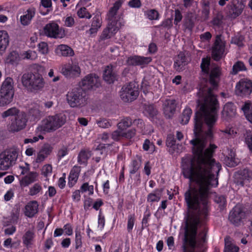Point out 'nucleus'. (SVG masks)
<instances>
[{
	"instance_id": "obj_1",
	"label": "nucleus",
	"mask_w": 252,
	"mask_h": 252,
	"mask_svg": "<svg viewBox=\"0 0 252 252\" xmlns=\"http://www.w3.org/2000/svg\"><path fill=\"white\" fill-rule=\"evenodd\" d=\"M209 82L201 83L197 93V110L194 116V133L195 139L190 142L193 145V158L190 165L184 168L183 174H219L221 166L212 158L217 146L210 144L204 150L206 140L213 136L212 128L218 119L219 104L215 94L221 74L218 65L211 69Z\"/></svg>"
},
{
	"instance_id": "obj_2",
	"label": "nucleus",
	"mask_w": 252,
	"mask_h": 252,
	"mask_svg": "<svg viewBox=\"0 0 252 252\" xmlns=\"http://www.w3.org/2000/svg\"><path fill=\"white\" fill-rule=\"evenodd\" d=\"M207 219H185L184 234L182 248L183 252H204L207 230L204 227L197 236V226L203 225Z\"/></svg>"
},
{
	"instance_id": "obj_3",
	"label": "nucleus",
	"mask_w": 252,
	"mask_h": 252,
	"mask_svg": "<svg viewBox=\"0 0 252 252\" xmlns=\"http://www.w3.org/2000/svg\"><path fill=\"white\" fill-rule=\"evenodd\" d=\"M66 122V116L63 113H58L44 118L37 127L39 131L51 132L63 126Z\"/></svg>"
},
{
	"instance_id": "obj_4",
	"label": "nucleus",
	"mask_w": 252,
	"mask_h": 252,
	"mask_svg": "<svg viewBox=\"0 0 252 252\" xmlns=\"http://www.w3.org/2000/svg\"><path fill=\"white\" fill-rule=\"evenodd\" d=\"M22 84L28 91L36 93L44 87L45 82L38 73H25L21 77Z\"/></svg>"
},
{
	"instance_id": "obj_5",
	"label": "nucleus",
	"mask_w": 252,
	"mask_h": 252,
	"mask_svg": "<svg viewBox=\"0 0 252 252\" xmlns=\"http://www.w3.org/2000/svg\"><path fill=\"white\" fill-rule=\"evenodd\" d=\"M20 150L16 146L7 148L0 153V170L5 171L14 166L19 156Z\"/></svg>"
},
{
	"instance_id": "obj_6",
	"label": "nucleus",
	"mask_w": 252,
	"mask_h": 252,
	"mask_svg": "<svg viewBox=\"0 0 252 252\" xmlns=\"http://www.w3.org/2000/svg\"><path fill=\"white\" fill-rule=\"evenodd\" d=\"M66 97L67 103L72 108H80L87 104V94L82 88L72 89L67 92Z\"/></svg>"
},
{
	"instance_id": "obj_7",
	"label": "nucleus",
	"mask_w": 252,
	"mask_h": 252,
	"mask_svg": "<svg viewBox=\"0 0 252 252\" xmlns=\"http://www.w3.org/2000/svg\"><path fill=\"white\" fill-rule=\"evenodd\" d=\"M247 207L242 204H237L230 212L228 220L236 226H240L249 214Z\"/></svg>"
},
{
	"instance_id": "obj_8",
	"label": "nucleus",
	"mask_w": 252,
	"mask_h": 252,
	"mask_svg": "<svg viewBox=\"0 0 252 252\" xmlns=\"http://www.w3.org/2000/svg\"><path fill=\"white\" fill-rule=\"evenodd\" d=\"M139 94L138 85L135 83L130 82L123 86L120 96L124 102H131L137 98Z\"/></svg>"
},
{
	"instance_id": "obj_9",
	"label": "nucleus",
	"mask_w": 252,
	"mask_h": 252,
	"mask_svg": "<svg viewBox=\"0 0 252 252\" xmlns=\"http://www.w3.org/2000/svg\"><path fill=\"white\" fill-rule=\"evenodd\" d=\"M235 94L238 96L246 97L252 93V81L247 78H243L236 84Z\"/></svg>"
},
{
	"instance_id": "obj_10",
	"label": "nucleus",
	"mask_w": 252,
	"mask_h": 252,
	"mask_svg": "<svg viewBox=\"0 0 252 252\" xmlns=\"http://www.w3.org/2000/svg\"><path fill=\"white\" fill-rule=\"evenodd\" d=\"M100 85L99 78L94 73L86 75L80 82V88L83 90H90L97 88Z\"/></svg>"
},
{
	"instance_id": "obj_11",
	"label": "nucleus",
	"mask_w": 252,
	"mask_h": 252,
	"mask_svg": "<svg viewBox=\"0 0 252 252\" xmlns=\"http://www.w3.org/2000/svg\"><path fill=\"white\" fill-rule=\"evenodd\" d=\"M122 2L119 0H117L109 10L107 14V19L108 21V24H112L113 26L120 27V23L119 22L120 16L118 13V10L121 7Z\"/></svg>"
},
{
	"instance_id": "obj_12",
	"label": "nucleus",
	"mask_w": 252,
	"mask_h": 252,
	"mask_svg": "<svg viewBox=\"0 0 252 252\" xmlns=\"http://www.w3.org/2000/svg\"><path fill=\"white\" fill-rule=\"evenodd\" d=\"M225 42L221 38V35L216 36L215 42L212 47V56L213 59L219 61L222 57L225 51Z\"/></svg>"
},
{
	"instance_id": "obj_13",
	"label": "nucleus",
	"mask_w": 252,
	"mask_h": 252,
	"mask_svg": "<svg viewBox=\"0 0 252 252\" xmlns=\"http://www.w3.org/2000/svg\"><path fill=\"white\" fill-rule=\"evenodd\" d=\"M61 73L66 78H75L81 74V69L76 63H66L62 66Z\"/></svg>"
},
{
	"instance_id": "obj_14",
	"label": "nucleus",
	"mask_w": 252,
	"mask_h": 252,
	"mask_svg": "<svg viewBox=\"0 0 252 252\" xmlns=\"http://www.w3.org/2000/svg\"><path fill=\"white\" fill-rule=\"evenodd\" d=\"M43 33L46 36L54 38H62L63 36L59 29V25L54 22L45 25L43 28Z\"/></svg>"
},
{
	"instance_id": "obj_15",
	"label": "nucleus",
	"mask_w": 252,
	"mask_h": 252,
	"mask_svg": "<svg viewBox=\"0 0 252 252\" xmlns=\"http://www.w3.org/2000/svg\"><path fill=\"white\" fill-rule=\"evenodd\" d=\"M27 123L26 116L25 113H21L14 117L11 120L9 129L11 131H18L25 128Z\"/></svg>"
},
{
	"instance_id": "obj_16",
	"label": "nucleus",
	"mask_w": 252,
	"mask_h": 252,
	"mask_svg": "<svg viewBox=\"0 0 252 252\" xmlns=\"http://www.w3.org/2000/svg\"><path fill=\"white\" fill-rule=\"evenodd\" d=\"M252 178V171L248 169H244L236 172L234 175V182L239 186L243 187L249 182Z\"/></svg>"
},
{
	"instance_id": "obj_17",
	"label": "nucleus",
	"mask_w": 252,
	"mask_h": 252,
	"mask_svg": "<svg viewBox=\"0 0 252 252\" xmlns=\"http://www.w3.org/2000/svg\"><path fill=\"white\" fill-rule=\"evenodd\" d=\"M151 61L152 58L151 57H145L135 55L129 57L126 60V63L129 65L145 66L150 63Z\"/></svg>"
},
{
	"instance_id": "obj_18",
	"label": "nucleus",
	"mask_w": 252,
	"mask_h": 252,
	"mask_svg": "<svg viewBox=\"0 0 252 252\" xmlns=\"http://www.w3.org/2000/svg\"><path fill=\"white\" fill-rule=\"evenodd\" d=\"M176 108V101L174 99H166L163 104V110L165 116L168 118H171Z\"/></svg>"
},
{
	"instance_id": "obj_19",
	"label": "nucleus",
	"mask_w": 252,
	"mask_h": 252,
	"mask_svg": "<svg viewBox=\"0 0 252 252\" xmlns=\"http://www.w3.org/2000/svg\"><path fill=\"white\" fill-rule=\"evenodd\" d=\"M188 63V61L185 53L180 52L174 58V67L176 71L180 72L185 69Z\"/></svg>"
},
{
	"instance_id": "obj_20",
	"label": "nucleus",
	"mask_w": 252,
	"mask_h": 252,
	"mask_svg": "<svg viewBox=\"0 0 252 252\" xmlns=\"http://www.w3.org/2000/svg\"><path fill=\"white\" fill-rule=\"evenodd\" d=\"M104 80L108 84H112L118 79L117 73L114 71L111 65L105 67L103 74Z\"/></svg>"
},
{
	"instance_id": "obj_21",
	"label": "nucleus",
	"mask_w": 252,
	"mask_h": 252,
	"mask_svg": "<svg viewBox=\"0 0 252 252\" xmlns=\"http://www.w3.org/2000/svg\"><path fill=\"white\" fill-rule=\"evenodd\" d=\"M244 5L241 2L234 0L229 5V13L232 18L238 17L242 12Z\"/></svg>"
},
{
	"instance_id": "obj_22",
	"label": "nucleus",
	"mask_w": 252,
	"mask_h": 252,
	"mask_svg": "<svg viewBox=\"0 0 252 252\" xmlns=\"http://www.w3.org/2000/svg\"><path fill=\"white\" fill-rule=\"evenodd\" d=\"M38 204L36 201H31L25 206L24 214L29 218H32L37 213Z\"/></svg>"
},
{
	"instance_id": "obj_23",
	"label": "nucleus",
	"mask_w": 252,
	"mask_h": 252,
	"mask_svg": "<svg viewBox=\"0 0 252 252\" xmlns=\"http://www.w3.org/2000/svg\"><path fill=\"white\" fill-rule=\"evenodd\" d=\"M196 17L191 12H188L185 16L183 21V27L185 31L191 32L194 27Z\"/></svg>"
},
{
	"instance_id": "obj_24",
	"label": "nucleus",
	"mask_w": 252,
	"mask_h": 252,
	"mask_svg": "<svg viewBox=\"0 0 252 252\" xmlns=\"http://www.w3.org/2000/svg\"><path fill=\"white\" fill-rule=\"evenodd\" d=\"M236 107L234 104L232 102L226 103L221 112L222 117L225 119L232 118L236 115Z\"/></svg>"
},
{
	"instance_id": "obj_25",
	"label": "nucleus",
	"mask_w": 252,
	"mask_h": 252,
	"mask_svg": "<svg viewBox=\"0 0 252 252\" xmlns=\"http://www.w3.org/2000/svg\"><path fill=\"white\" fill-rule=\"evenodd\" d=\"M55 52L59 56L71 57L74 55L72 48L65 44L58 45L55 49Z\"/></svg>"
},
{
	"instance_id": "obj_26",
	"label": "nucleus",
	"mask_w": 252,
	"mask_h": 252,
	"mask_svg": "<svg viewBox=\"0 0 252 252\" xmlns=\"http://www.w3.org/2000/svg\"><path fill=\"white\" fill-rule=\"evenodd\" d=\"M81 171V167L75 165L71 169L68 177V185L72 187L76 183L78 180L80 173Z\"/></svg>"
},
{
	"instance_id": "obj_27",
	"label": "nucleus",
	"mask_w": 252,
	"mask_h": 252,
	"mask_svg": "<svg viewBox=\"0 0 252 252\" xmlns=\"http://www.w3.org/2000/svg\"><path fill=\"white\" fill-rule=\"evenodd\" d=\"M9 43V36L4 30L0 31V55L6 50Z\"/></svg>"
},
{
	"instance_id": "obj_28",
	"label": "nucleus",
	"mask_w": 252,
	"mask_h": 252,
	"mask_svg": "<svg viewBox=\"0 0 252 252\" xmlns=\"http://www.w3.org/2000/svg\"><path fill=\"white\" fill-rule=\"evenodd\" d=\"M119 27L108 24L107 27L102 32L100 38L105 40L111 37L119 30Z\"/></svg>"
},
{
	"instance_id": "obj_29",
	"label": "nucleus",
	"mask_w": 252,
	"mask_h": 252,
	"mask_svg": "<svg viewBox=\"0 0 252 252\" xmlns=\"http://www.w3.org/2000/svg\"><path fill=\"white\" fill-rule=\"evenodd\" d=\"M38 174L36 172H30L20 180V184L24 187H27L36 180Z\"/></svg>"
},
{
	"instance_id": "obj_30",
	"label": "nucleus",
	"mask_w": 252,
	"mask_h": 252,
	"mask_svg": "<svg viewBox=\"0 0 252 252\" xmlns=\"http://www.w3.org/2000/svg\"><path fill=\"white\" fill-rule=\"evenodd\" d=\"M0 91L14 94V82L12 78L7 77L2 82Z\"/></svg>"
},
{
	"instance_id": "obj_31",
	"label": "nucleus",
	"mask_w": 252,
	"mask_h": 252,
	"mask_svg": "<svg viewBox=\"0 0 252 252\" xmlns=\"http://www.w3.org/2000/svg\"><path fill=\"white\" fill-rule=\"evenodd\" d=\"M14 94L0 91V105L4 106L9 104L13 100Z\"/></svg>"
},
{
	"instance_id": "obj_32",
	"label": "nucleus",
	"mask_w": 252,
	"mask_h": 252,
	"mask_svg": "<svg viewBox=\"0 0 252 252\" xmlns=\"http://www.w3.org/2000/svg\"><path fill=\"white\" fill-rule=\"evenodd\" d=\"M242 109L246 119L252 124V101H248L246 102L242 106Z\"/></svg>"
},
{
	"instance_id": "obj_33",
	"label": "nucleus",
	"mask_w": 252,
	"mask_h": 252,
	"mask_svg": "<svg viewBox=\"0 0 252 252\" xmlns=\"http://www.w3.org/2000/svg\"><path fill=\"white\" fill-rule=\"evenodd\" d=\"M91 156V152L89 150L82 149L79 152L78 156V162L80 164L85 163L88 159Z\"/></svg>"
},
{
	"instance_id": "obj_34",
	"label": "nucleus",
	"mask_w": 252,
	"mask_h": 252,
	"mask_svg": "<svg viewBox=\"0 0 252 252\" xmlns=\"http://www.w3.org/2000/svg\"><path fill=\"white\" fill-rule=\"evenodd\" d=\"M43 115L41 112L38 108H31L29 113L30 119L33 121H37L39 120Z\"/></svg>"
},
{
	"instance_id": "obj_35",
	"label": "nucleus",
	"mask_w": 252,
	"mask_h": 252,
	"mask_svg": "<svg viewBox=\"0 0 252 252\" xmlns=\"http://www.w3.org/2000/svg\"><path fill=\"white\" fill-rule=\"evenodd\" d=\"M166 146L169 148V152L173 154L176 151V140L173 134L168 135L166 141Z\"/></svg>"
},
{
	"instance_id": "obj_36",
	"label": "nucleus",
	"mask_w": 252,
	"mask_h": 252,
	"mask_svg": "<svg viewBox=\"0 0 252 252\" xmlns=\"http://www.w3.org/2000/svg\"><path fill=\"white\" fill-rule=\"evenodd\" d=\"M132 124V120L130 117H125L122 119L117 124L118 127L121 130L126 129Z\"/></svg>"
},
{
	"instance_id": "obj_37",
	"label": "nucleus",
	"mask_w": 252,
	"mask_h": 252,
	"mask_svg": "<svg viewBox=\"0 0 252 252\" xmlns=\"http://www.w3.org/2000/svg\"><path fill=\"white\" fill-rule=\"evenodd\" d=\"M191 114V109L189 107H186L182 113L181 117V123L183 125H186L188 124Z\"/></svg>"
},
{
	"instance_id": "obj_38",
	"label": "nucleus",
	"mask_w": 252,
	"mask_h": 252,
	"mask_svg": "<svg viewBox=\"0 0 252 252\" xmlns=\"http://www.w3.org/2000/svg\"><path fill=\"white\" fill-rule=\"evenodd\" d=\"M210 58H203L202 59L200 67L201 71L204 74L208 75L210 71Z\"/></svg>"
},
{
	"instance_id": "obj_39",
	"label": "nucleus",
	"mask_w": 252,
	"mask_h": 252,
	"mask_svg": "<svg viewBox=\"0 0 252 252\" xmlns=\"http://www.w3.org/2000/svg\"><path fill=\"white\" fill-rule=\"evenodd\" d=\"M246 70L247 68L243 62L238 61L233 65L231 73L235 75L239 71H245Z\"/></svg>"
},
{
	"instance_id": "obj_40",
	"label": "nucleus",
	"mask_w": 252,
	"mask_h": 252,
	"mask_svg": "<svg viewBox=\"0 0 252 252\" xmlns=\"http://www.w3.org/2000/svg\"><path fill=\"white\" fill-rule=\"evenodd\" d=\"M145 15L150 20H157L159 18V14L154 9L147 10L145 11Z\"/></svg>"
},
{
	"instance_id": "obj_41",
	"label": "nucleus",
	"mask_w": 252,
	"mask_h": 252,
	"mask_svg": "<svg viewBox=\"0 0 252 252\" xmlns=\"http://www.w3.org/2000/svg\"><path fill=\"white\" fill-rule=\"evenodd\" d=\"M157 110L153 105H146L144 107L145 115L153 117L157 114Z\"/></svg>"
},
{
	"instance_id": "obj_42",
	"label": "nucleus",
	"mask_w": 252,
	"mask_h": 252,
	"mask_svg": "<svg viewBox=\"0 0 252 252\" xmlns=\"http://www.w3.org/2000/svg\"><path fill=\"white\" fill-rule=\"evenodd\" d=\"M244 39L245 38L244 36L238 34L232 37L231 39V43L236 44L238 46L242 47L244 46L243 42Z\"/></svg>"
},
{
	"instance_id": "obj_43",
	"label": "nucleus",
	"mask_w": 252,
	"mask_h": 252,
	"mask_svg": "<svg viewBox=\"0 0 252 252\" xmlns=\"http://www.w3.org/2000/svg\"><path fill=\"white\" fill-rule=\"evenodd\" d=\"M215 202L219 204L220 210H222L226 206V198L223 195H217L214 198Z\"/></svg>"
},
{
	"instance_id": "obj_44",
	"label": "nucleus",
	"mask_w": 252,
	"mask_h": 252,
	"mask_svg": "<svg viewBox=\"0 0 252 252\" xmlns=\"http://www.w3.org/2000/svg\"><path fill=\"white\" fill-rule=\"evenodd\" d=\"M223 16L221 13H218L213 19L212 23L213 26L220 28L222 23Z\"/></svg>"
},
{
	"instance_id": "obj_45",
	"label": "nucleus",
	"mask_w": 252,
	"mask_h": 252,
	"mask_svg": "<svg viewBox=\"0 0 252 252\" xmlns=\"http://www.w3.org/2000/svg\"><path fill=\"white\" fill-rule=\"evenodd\" d=\"M19 110L16 107H12L3 112L1 114V116L3 118L10 116H15L19 114Z\"/></svg>"
},
{
	"instance_id": "obj_46",
	"label": "nucleus",
	"mask_w": 252,
	"mask_h": 252,
	"mask_svg": "<svg viewBox=\"0 0 252 252\" xmlns=\"http://www.w3.org/2000/svg\"><path fill=\"white\" fill-rule=\"evenodd\" d=\"M33 238V233L31 231H28L23 236V243L27 246L31 244Z\"/></svg>"
},
{
	"instance_id": "obj_47",
	"label": "nucleus",
	"mask_w": 252,
	"mask_h": 252,
	"mask_svg": "<svg viewBox=\"0 0 252 252\" xmlns=\"http://www.w3.org/2000/svg\"><path fill=\"white\" fill-rule=\"evenodd\" d=\"M77 15L81 18L90 19L91 14L87 11L86 8L81 7L77 11Z\"/></svg>"
},
{
	"instance_id": "obj_48",
	"label": "nucleus",
	"mask_w": 252,
	"mask_h": 252,
	"mask_svg": "<svg viewBox=\"0 0 252 252\" xmlns=\"http://www.w3.org/2000/svg\"><path fill=\"white\" fill-rule=\"evenodd\" d=\"M68 152V148L64 146H62L60 149H59L57 155L58 160H60L63 158L67 155Z\"/></svg>"
},
{
	"instance_id": "obj_49",
	"label": "nucleus",
	"mask_w": 252,
	"mask_h": 252,
	"mask_svg": "<svg viewBox=\"0 0 252 252\" xmlns=\"http://www.w3.org/2000/svg\"><path fill=\"white\" fill-rule=\"evenodd\" d=\"M42 190V187L38 183L35 184L30 189L29 194L31 196L36 195Z\"/></svg>"
},
{
	"instance_id": "obj_50",
	"label": "nucleus",
	"mask_w": 252,
	"mask_h": 252,
	"mask_svg": "<svg viewBox=\"0 0 252 252\" xmlns=\"http://www.w3.org/2000/svg\"><path fill=\"white\" fill-rule=\"evenodd\" d=\"M96 124L99 127L103 128H108L111 126V123L109 120L104 118L97 120Z\"/></svg>"
},
{
	"instance_id": "obj_51",
	"label": "nucleus",
	"mask_w": 252,
	"mask_h": 252,
	"mask_svg": "<svg viewBox=\"0 0 252 252\" xmlns=\"http://www.w3.org/2000/svg\"><path fill=\"white\" fill-rule=\"evenodd\" d=\"M173 26L172 19L167 18L163 20L161 24L158 26H156L157 28L162 27L163 28L167 30L170 29Z\"/></svg>"
},
{
	"instance_id": "obj_52",
	"label": "nucleus",
	"mask_w": 252,
	"mask_h": 252,
	"mask_svg": "<svg viewBox=\"0 0 252 252\" xmlns=\"http://www.w3.org/2000/svg\"><path fill=\"white\" fill-rule=\"evenodd\" d=\"M80 190L82 192L89 191V194L92 195L94 193V186L89 185L88 183H84L80 188Z\"/></svg>"
},
{
	"instance_id": "obj_53",
	"label": "nucleus",
	"mask_w": 252,
	"mask_h": 252,
	"mask_svg": "<svg viewBox=\"0 0 252 252\" xmlns=\"http://www.w3.org/2000/svg\"><path fill=\"white\" fill-rule=\"evenodd\" d=\"M135 222L134 214H130L128 216L127 230L128 232H130L133 227Z\"/></svg>"
},
{
	"instance_id": "obj_54",
	"label": "nucleus",
	"mask_w": 252,
	"mask_h": 252,
	"mask_svg": "<svg viewBox=\"0 0 252 252\" xmlns=\"http://www.w3.org/2000/svg\"><path fill=\"white\" fill-rule=\"evenodd\" d=\"M106 147L105 144H99L97 148L95 149V151L97 153L96 155L97 156H100V155H103V158H105L106 156Z\"/></svg>"
},
{
	"instance_id": "obj_55",
	"label": "nucleus",
	"mask_w": 252,
	"mask_h": 252,
	"mask_svg": "<svg viewBox=\"0 0 252 252\" xmlns=\"http://www.w3.org/2000/svg\"><path fill=\"white\" fill-rule=\"evenodd\" d=\"M141 160L140 159L133 160L132 162V169L130 171V173L133 174L135 173L141 166Z\"/></svg>"
},
{
	"instance_id": "obj_56",
	"label": "nucleus",
	"mask_w": 252,
	"mask_h": 252,
	"mask_svg": "<svg viewBox=\"0 0 252 252\" xmlns=\"http://www.w3.org/2000/svg\"><path fill=\"white\" fill-rule=\"evenodd\" d=\"M52 149L53 148L50 145L45 144L42 147L39 152L47 157L51 154Z\"/></svg>"
},
{
	"instance_id": "obj_57",
	"label": "nucleus",
	"mask_w": 252,
	"mask_h": 252,
	"mask_svg": "<svg viewBox=\"0 0 252 252\" xmlns=\"http://www.w3.org/2000/svg\"><path fill=\"white\" fill-rule=\"evenodd\" d=\"M101 26V19L100 16L98 14H96L93 19V21L91 24V26L99 29Z\"/></svg>"
},
{
	"instance_id": "obj_58",
	"label": "nucleus",
	"mask_w": 252,
	"mask_h": 252,
	"mask_svg": "<svg viewBox=\"0 0 252 252\" xmlns=\"http://www.w3.org/2000/svg\"><path fill=\"white\" fill-rule=\"evenodd\" d=\"M52 172V166L51 164L44 165L42 168V174L47 177L51 175Z\"/></svg>"
},
{
	"instance_id": "obj_59",
	"label": "nucleus",
	"mask_w": 252,
	"mask_h": 252,
	"mask_svg": "<svg viewBox=\"0 0 252 252\" xmlns=\"http://www.w3.org/2000/svg\"><path fill=\"white\" fill-rule=\"evenodd\" d=\"M19 59V54L16 51H12L8 55L7 60V62L12 63L17 62Z\"/></svg>"
},
{
	"instance_id": "obj_60",
	"label": "nucleus",
	"mask_w": 252,
	"mask_h": 252,
	"mask_svg": "<svg viewBox=\"0 0 252 252\" xmlns=\"http://www.w3.org/2000/svg\"><path fill=\"white\" fill-rule=\"evenodd\" d=\"M151 216V213L149 209L147 208L144 215V217L142 219V227H147L148 226V220H149V218Z\"/></svg>"
},
{
	"instance_id": "obj_61",
	"label": "nucleus",
	"mask_w": 252,
	"mask_h": 252,
	"mask_svg": "<svg viewBox=\"0 0 252 252\" xmlns=\"http://www.w3.org/2000/svg\"><path fill=\"white\" fill-rule=\"evenodd\" d=\"M75 248L76 249H78V248L82 247V236L81 235V232L79 231H75Z\"/></svg>"
},
{
	"instance_id": "obj_62",
	"label": "nucleus",
	"mask_w": 252,
	"mask_h": 252,
	"mask_svg": "<svg viewBox=\"0 0 252 252\" xmlns=\"http://www.w3.org/2000/svg\"><path fill=\"white\" fill-rule=\"evenodd\" d=\"M160 199L159 194L151 193L147 196V201L149 202H158Z\"/></svg>"
},
{
	"instance_id": "obj_63",
	"label": "nucleus",
	"mask_w": 252,
	"mask_h": 252,
	"mask_svg": "<svg viewBox=\"0 0 252 252\" xmlns=\"http://www.w3.org/2000/svg\"><path fill=\"white\" fill-rule=\"evenodd\" d=\"M20 214V208H14L11 213V220L14 222H17L19 219Z\"/></svg>"
},
{
	"instance_id": "obj_64",
	"label": "nucleus",
	"mask_w": 252,
	"mask_h": 252,
	"mask_svg": "<svg viewBox=\"0 0 252 252\" xmlns=\"http://www.w3.org/2000/svg\"><path fill=\"white\" fill-rule=\"evenodd\" d=\"M239 250L238 247L232 244H225L224 252H238Z\"/></svg>"
}]
</instances>
